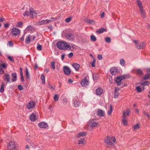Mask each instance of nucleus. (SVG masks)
Masks as SVG:
<instances>
[{"label": "nucleus", "mask_w": 150, "mask_h": 150, "mask_svg": "<svg viewBox=\"0 0 150 150\" xmlns=\"http://www.w3.org/2000/svg\"><path fill=\"white\" fill-rule=\"evenodd\" d=\"M116 141L114 137L107 136L104 140V142L106 144L107 147L108 148H112L115 145L112 142H115Z\"/></svg>", "instance_id": "nucleus-1"}, {"label": "nucleus", "mask_w": 150, "mask_h": 150, "mask_svg": "<svg viewBox=\"0 0 150 150\" xmlns=\"http://www.w3.org/2000/svg\"><path fill=\"white\" fill-rule=\"evenodd\" d=\"M57 45L59 49L64 50L71 49L70 45H68L65 41H59L57 43Z\"/></svg>", "instance_id": "nucleus-2"}, {"label": "nucleus", "mask_w": 150, "mask_h": 150, "mask_svg": "<svg viewBox=\"0 0 150 150\" xmlns=\"http://www.w3.org/2000/svg\"><path fill=\"white\" fill-rule=\"evenodd\" d=\"M129 77V75H123L120 76L117 78L115 80V81L117 84L118 86H120L121 84L122 81L125 78H128Z\"/></svg>", "instance_id": "nucleus-3"}, {"label": "nucleus", "mask_w": 150, "mask_h": 150, "mask_svg": "<svg viewBox=\"0 0 150 150\" xmlns=\"http://www.w3.org/2000/svg\"><path fill=\"white\" fill-rule=\"evenodd\" d=\"M11 33L13 36H16L20 33L21 31L18 28H13L11 31Z\"/></svg>", "instance_id": "nucleus-4"}, {"label": "nucleus", "mask_w": 150, "mask_h": 150, "mask_svg": "<svg viewBox=\"0 0 150 150\" xmlns=\"http://www.w3.org/2000/svg\"><path fill=\"white\" fill-rule=\"evenodd\" d=\"M16 145L14 142H10L8 144L7 150H15Z\"/></svg>", "instance_id": "nucleus-5"}, {"label": "nucleus", "mask_w": 150, "mask_h": 150, "mask_svg": "<svg viewBox=\"0 0 150 150\" xmlns=\"http://www.w3.org/2000/svg\"><path fill=\"white\" fill-rule=\"evenodd\" d=\"M35 103L33 101L29 102L26 104V107L29 110L34 108L35 105Z\"/></svg>", "instance_id": "nucleus-6"}, {"label": "nucleus", "mask_w": 150, "mask_h": 150, "mask_svg": "<svg viewBox=\"0 0 150 150\" xmlns=\"http://www.w3.org/2000/svg\"><path fill=\"white\" fill-rule=\"evenodd\" d=\"M30 16L31 18H34L37 15V13L35 12L32 8L30 9Z\"/></svg>", "instance_id": "nucleus-7"}, {"label": "nucleus", "mask_w": 150, "mask_h": 150, "mask_svg": "<svg viewBox=\"0 0 150 150\" xmlns=\"http://www.w3.org/2000/svg\"><path fill=\"white\" fill-rule=\"evenodd\" d=\"M89 82L87 80L86 77L84 78L81 82V86H86L89 84Z\"/></svg>", "instance_id": "nucleus-8"}, {"label": "nucleus", "mask_w": 150, "mask_h": 150, "mask_svg": "<svg viewBox=\"0 0 150 150\" xmlns=\"http://www.w3.org/2000/svg\"><path fill=\"white\" fill-rule=\"evenodd\" d=\"M89 125L90 127L92 128L95 127H97L98 126V123L93 122V121H91L89 123Z\"/></svg>", "instance_id": "nucleus-9"}, {"label": "nucleus", "mask_w": 150, "mask_h": 150, "mask_svg": "<svg viewBox=\"0 0 150 150\" xmlns=\"http://www.w3.org/2000/svg\"><path fill=\"white\" fill-rule=\"evenodd\" d=\"M144 44V42H139L136 45V46L138 49H143L145 47Z\"/></svg>", "instance_id": "nucleus-10"}, {"label": "nucleus", "mask_w": 150, "mask_h": 150, "mask_svg": "<svg viewBox=\"0 0 150 150\" xmlns=\"http://www.w3.org/2000/svg\"><path fill=\"white\" fill-rule=\"evenodd\" d=\"M110 72L112 75H114L118 72V69L116 67H114L110 68Z\"/></svg>", "instance_id": "nucleus-11"}, {"label": "nucleus", "mask_w": 150, "mask_h": 150, "mask_svg": "<svg viewBox=\"0 0 150 150\" xmlns=\"http://www.w3.org/2000/svg\"><path fill=\"white\" fill-rule=\"evenodd\" d=\"M64 74L67 75H69L71 74V71L69 68L67 66L64 67Z\"/></svg>", "instance_id": "nucleus-12"}, {"label": "nucleus", "mask_w": 150, "mask_h": 150, "mask_svg": "<svg viewBox=\"0 0 150 150\" xmlns=\"http://www.w3.org/2000/svg\"><path fill=\"white\" fill-rule=\"evenodd\" d=\"M67 39L73 40L74 39V35L73 34L71 33H69L67 34L66 36Z\"/></svg>", "instance_id": "nucleus-13"}, {"label": "nucleus", "mask_w": 150, "mask_h": 150, "mask_svg": "<svg viewBox=\"0 0 150 150\" xmlns=\"http://www.w3.org/2000/svg\"><path fill=\"white\" fill-rule=\"evenodd\" d=\"M47 126V124L45 122H41L38 124V127L41 128H46Z\"/></svg>", "instance_id": "nucleus-14"}, {"label": "nucleus", "mask_w": 150, "mask_h": 150, "mask_svg": "<svg viewBox=\"0 0 150 150\" xmlns=\"http://www.w3.org/2000/svg\"><path fill=\"white\" fill-rule=\"evenodd\" d=\"M52 21L51 20H49L46 19L45 20H42L39 21V23L40 25H42L43 24L46 25L48 23L51 22Z\"/></svg>", "instance_id": "nucleus-15"}, {"label": "nucleus", "mask_w": 150, "mask_h": 150, "mask_svg": "<svg viewBox=\"0 0 150 150\" xmlns=\"http://www.w3.org/2000/svg\"><path fill=\"white\" fill-rule=\"evenodd\" d=\"M103 92L102 88H98L96 91V94L97 95L100 96Z\"/></svg>", "instance_id": "nucleus-16"}, {"label": "nucleus", "mask_w": 150, "mask_h": 150, "mask_svg": "<svg viewBox=\"0 0 150 150\" xmlns=\"http://www.w3.org/2000/svg\"><path fill=\"white\" fill-rule=\"evenodd\" d=\"M104 112L103 110L100 109H99L98 110L97 115L98 116L102 117V116H104Z\"/></svg>", "instance_id": "nucleus-17"}, {"label": "nucleus", "mask_w": 150, "mask_h": 150, "mask_svg": "<svg viewBox=\"0 0 150 150\" xmlns=\"http://www.w3.org/2000/svg\"><path fill=\"white\" fill-rule=\"evenodd\" d=\"M87 133L86 132H81L76 135V137L77 138H78L81 137H83L86 135Z\"/></svg>", "instance_id": "nucleus-18"}, {"label": "nucleus", "mask_w": 150, "mask_h": 150, "mask_svg": "<svg viewBox=\"0 0 150 150\" xmlns=\"http://www.w3.org/2000/svg\"><path fill=\"white\" fill-rule=\"evenodd\" d=\"M125 115L124 114L123 116V117L122 119V122L123 123L124 125L126 126L127 125V117H125L124 116Z\"/></svg>", "instance_id": "nucleus-19"}, {"label": "nucleus", "mask_w": 150, "mask_h": 150, "mask_svg": "<svg viewBox=\"0 0 150 150\" xmlns=\"http://www.w3.org/2000/svg\"><path fill=\"white\" fill-rule=\"evenodd\" d=\"M36 118V115L34 114H32L30 117V119L32 121H34Z\"/></svg>", "instance_id": "nucleus-20"}, {"label": "nucleus", "mask_w": 150, "mask_h": 150, "mask_svg": "<svg viewBox=\"0 0 150 150\" xmlns=\"http://www.w3.org/2000/svg\"><path fill=\"white\" fill-rule=\"evenodd\" d=\"M4 80L7 81V82H9L10 81V77L9 74H5L4 75Z\"/></svg>", "instance_id": "nucleus-21"}, {"label": "nucleus", "mask_w": 150, "mask_h": 150, "mask_svg": "<svg viewBox=\"0 0 150 150\" xmlns=\"http://www.w3.org/2000/svg\"><path fill=\"white\" fill-rule=\"evenodd\" d=\"M130 112V111L129 109H126L125 111H123V116L124 115V116L125 117H127V116H129Z\"/></svg>", "instance_id": "nucleus-22"}, {"label": "nucleus", "mask_w": 150, "mask_h": 150, "mask_svg": "<svg viewBox=\"0 0 150 150\" xmlns=\"http://www.w3.org/2000/svg\"><path fill=\"white\" fill-rule=\"evenodd\" d=\"M17 76L16 73H13L12 74V81L13 82H14L16 80Z\"/></svg>", "instance_id": "nucleus-23"}, {"label": "nucleus", "mask_w": 150, "mask_h": 150, "mask_svg": "<svg viewBox=\"0 0 150 150\" xmlns=\"http://www.w3.org/2000/svg\"><path fill=\"white\" fill-rule=\"evenodd\" d=\"M113 106L112 104L110 105L109 110L108 112V113L109 115H111L113 111Z\"/></svg>", "instance_id": "nucleus-24"}, {"label": "nucleus", "mask_w": 150, "mask_h": 150, "mask_svg": "<svg viewBox=\"0 0 150 150\" xmlns=\"http://www.w3.org/2000/svg\"><path fill=\"white\" fill-rule=\"evenodd\" d=\"M74 104L75 107H78L80 105V102L79 100H76L74 101Z\"/></svg>", "instance_id": "nucleus-25"}, {"label": "nucleus", "mask_w": 150, "mask_h": 150, "mask_svg": "<svg viewBox=\"0 0 150 150\" xmlns=\"http://www.w3.org/2000/svg\"><path fill=\"white\" fill-rule=\"evenodd\" d=\"M137 4L138 6L139 9H141L142 8H143V6L142 5L141 1L139 0H137Z\"/></svg>", "instance_id": "nucleus-26"}, {"label": "nucleus", "mask_w": 150, "mask_h": 150, "mask_svg": "<svg viewBox=\"0 0 150 150\" xmlns=\"http://www.w3.org/2000/svg\"><path fill=\"white\" fill-rule=\"evenodd\" d=\"M136 73L139 76H142L143 75V72L140 69H137L135 70Z\"/></svg>", "instance_id": "nucleus-27"}, {"label": "nucleus", "mask_w": 150, "mask_h": 150, "mask_svg": "<svg viewBox=\"0 0 150 150\" xmlns=\"http://www.w3.org/2000/svg\"><path fill=\"white\" fill-rule=\"evenodd\" d=\"M85 139L83 138H80L79 139L78 143L79 144H83L84 143Z\"/></svg>", "instance_id": "nucleus-28"}, {"label": "nucleus", "mask_w": 150, "mask_h": 150, "mask_svg": "<svg viewBox=\"0 0 150 150\" xmlns=\"http://www.w3.org/2000/svg\"><path fill=\"white\" fill-rule=\"evenodd\" d=\"M6 85H5V83L4 82H2L1 86V88H0V92L1 93H3L4 91V88Z\"/></svg>", "instance_id": "nucleus-29"}, {"label": "nucleus", "mask_w": 150, "mask_h": 150, "mask_svg": "<svg viewBox=\"0 0 150 150\" xmlns=\"http://www.w3.org/2000/svg\"><path fill=\"white\" fill-rule=\"evenodd\" d=\"M72 66L76 71H77L79 69L80 67V65L77 63H74L73 64Z\"/></svg>", "instance_id": "nucleus-30"}, {"label": "nucleus", "mask_w": 150, "mask_h": 150, "mask_svg": "<svg viewBox=\"0 0 150 150\" xmlns=\"http://www.w3.org/2000/svg\"><path fill=\"white\" fill-rule=\"evenodd\" d=\"M106 30L104 28H102L96 30V32L99 34L105 31H106Z\"/></svg>", "instance_id": "nucleus-31"}, {"label": "nucleus", "mask_w": 150, "mask_h": 150, "mask_svg": "<svg viewBox=\"0 0 150 150\" xmlns=\"http://www.w3.org/2000/svg\"><path fill=\"white\" fill-rule=\"evenodd\" d=\"M86 22L90 24H95V22L93 20L91 19L87 20Z\"/></svg>", "instance_id": "nucleus-32"}, {"label": "nucleus", "mask_w": 150, "mask_h": 150, "mask_svg": "<svg viewBox=\"0 0 150 150\" xmlns=\"http://www.w3.org/2000/svg\"><path fill=\"white\" fill-rule=\"evenodd\" d=\"M143 79L144 80H147L150 79V74H146L143 76Z\"/></svg>", "instance_id": "nucleus-33"}, {"label": "nucleus", "mask_w": 150, "mask_h": 150, "mask_svg": "<svg viewBox=\"0 0 150 150\" xmlns=\"http://www.w3.org/2000/svg\"><path fill=\"white\" fill-rule=\"evenodd\" d=\"M25 75L26 76V77L28 79H29L30 77V75L29 74L28 70L27 68H25Z\"/></svg>", "instance_id": "nucleus-34"}, {"label": "nucleus", "mask_w": 150, "mask_h": 150, "mask_svg": "<svg viewBox=\"0 0 150 150\" xmlns=\"http://www.w3.org/2000/svg\"><path fill=\"white\" fill-rule=\"evenodd\" d=\"M105 41L107 43H110L111 42V39L110 37H107L105 38Z\"/></svg>", "instance_id": "nucleus-35"}, {"label": "nucleus", "mask_w": 150, "mask_h": 150, "mask_svg": "<svg viewBox=\"0 0 150 150\" xmlns=\"http://www.w3.org/2000/svg\"><path fill=\"white\" fill-rule=\"evenodd\" d=\"M30 37L29 36L26 38L25 39V41L26 43L28 44L30 42Z\"/></svg>", "instance_id": "nucleus-36"}, {"label": "nucleus", "mask_w": 150, "mask_h": 150, "mask_svg": "<svg viewBox=\"0 0 150 150\" xmlns=\"http://www.w3.org/2000/svg\"><path fill=\"white\" fill-rule=\"evenodd\" d=\"M150 84V82L149 81H145L144 82L142 83V85L143 86H148Z\"/></svg>", "instance_id": "nucleus-37"}, {"label": "nucleus", "mask_w": 150, "mask_h": 150, "mask_svg": "<svg viewBox=\"0 0 150 150\" xmlns=\"http://www.w3.org/2000/svg\"><path fill=\"white\" fill-rule=\"evenodd\" d=\"M136 89L138 93H140L142 91V90L139 86L136 87Z\"/></svg>", "instance_id": "nucleus-38"}, {"label": "nucleus", "mask_w": 150, "mask_h": 150, "mask_svg": "<svg viewBox=\"0 0 150 150\" xmlns=\"http://www.w3.org/2000/svg\"><path fill=\"white\" fill-rule=\"evenodd\" d=\"M91 39L92 41H96V38L95 36L92 35L91 36Z\"/></svg>", "instance_id": "nucleus-39"}, {"label": "nucleus", "mask_w": 150, "mask_h": 150, "mask_svg": "<svg viewBox=\"0 0 150 150\" xmlns=\"http://www.w3.org/2000/svg\"><path fill=\"white\" fill-rule=\"evenodd\" d=\"M7 57L9 60L11 62H14V60L12 57L8 56Z\"/></svg>", "instance_id": "nucleus-40"}, {"label": "nucleus", "mask_w": 150, "mask_h": 150, "mask_svg": "<svg viewBox=\"0 0 150 150\" xmlns=\"http://www.w3.org/2000/svg\"><path fill=\"white\" fill-rule=\"evenodd\" d=\"M59 96L57 94H55L54 97V100L55 101H57L59 100Z\"/></svg>", "instance_id": "nucleus-41"}, {"label": "nucleus", "mask_w": 150, "mask_h": 150, "mask_svg": "<svg viewBox=\"0 0 150 150\" xmlns=\"http://www.w3.org/2000/svg\"><path fill=\"white\" fill-rule=\"evenodd\" d=\"M98 75L96 74H94L93 76V78L94 80H96L98 79Z\"/></svg>", "instance_id": "nucleus-42"}, {"label": "nucleus", "mask_w": 150, "mask_h": 150, "mask_svg": "<svg viewBox=\"0 0 150 150\" xmlns=\"http://www.w3.org/2000/svg\"><path fill=\"white\" fill-rule=\"evenodd\" d=\"M120 63L122 66H124L125 64V62L124 59H121L120 60Z\"/></svg>", "instance_id": "nucleus-43"}, {"label": "nucleus", "mask_w": 150, "mask_h": 150, "mask_svg": "<svg viewBox=\"0 0 150 150\" xmlns=\"http://www.w3.org/2000/svg\"><path fill=\"white\" fill-rule=\"evenodd\" d=\"M37 49L38 50L41 51L42 50V46L40 44H38L37 47Z\"/></svg>", "instance_id": "nucleus-44"}, {"label": "nucleus", "mask_w": 150, "mask_h": 150, "mask_svg": "<svg viewBox=\"0 0 150 150\" xmlns=\"http://www.w3.org/2000/svg\"><path fill=\"white\" fill-rule=\"evenodd\" d=\"M71 18H72L71 17H69L68 18H67L65 19V21L67 23H69L71 21Z\"/></svg>", "instance_id": "nucleus-45"}, {"label": "nucleus", "mask_w": 150, "mask_h": 150, "mask_svg": "<svg viewBox=\"0 0 150 150\" xmlns=\"http://www.w3.org/2000/svg\"><path fill=\"white\" fill-rule=\"evenodd\" d=\"M55 63L54 62H52L51 63V65L52 66V67L53 69H55Z\"/></svg>", "instance_id": "nucleus-46"}, {"label": "nucleus", "mask_w": 150, "mask_h": 150, "mask_svg": "<svg viewBox=\"0 0 150 150\" xmlns=\"http://www.w3.org/2000/svg\"><path fill=\"white\" fill-rule=\"evenodd\" d=\"M96 62V59L93 58V60L92 62L91 63V66L92 67H95V63Z\"/></svg>", "instance_id": "nucleus-47"}, {"label": "nucleus", "mask_w": 150, "mask_h": 150, "mask_svg": "<svg viewBox=\"0 0 150 150\" xmlns=\"http://www.w3.org/2000/svg\"><path fill=\"white\" fill-rule=\"evenodd\" d=\"M18 88L20 91L22 90L23 89V87L21 85H19L18 86Z\"/></svg>", "instance_id": "nucleus-48"}, {"label": "nucleus", "mask_w": 150, "mask_h": 150, "mask_svg": "<svg viewBox=\"0 0 150 150\" xmlns=\"http://www.w3.org/2000/svg\"><path fill=\"white\" fill-rule=\"evenodd\" d=\"M7 45H9L10 47H12L13 45V44L11 41H9L8 42Z\"/></svg>", "instance_id": "nucleus-49"}, {"label": "nucleus", "mask_w": 150, "mask_h": 150, "mask_svg": "<svg viewBox=\"0 0 150 150\" xmlns=\"http://www.w3.org/2000/svg\"><path fill=\"white\" fill-rule=\"evenodd\" d=\"M23 25V23L21 22H20L18 23L17 26L19 27H21Z\"/></svg>", "instance_id": "nucleus-50"}, {"label": "nucleus", "mask_w": 150, "mask_h": 150, "mask_svg": "<svg viewBox=\"0 0 150 150\" xmlns=\"http://www.w3.org/2000/svg\"><path fill=\"white\" fill-rule=\"evenodd\" d=\"M134 129H137L139 128V125L138 124H137L134 125Z\"/></svg>", "instance_id": "nucleus-51"}, {"label": "nucleus", "mask_w": 150, "mask_h": 150, "mask_svg": "<svg viewBox=\"0 0 150 150\" xmlns=\"http://www.w3.org/2000/svg\"><path fill=\"white\" fill-rule=\"evenodd\" d=\"M1 66H0V74H3L4 73V70L1 67Z\"/></svg>", "instance_id": "nucleus-52"}, {"label": "nucleus", "mask_w": 150, "mask_h": 150, "mask_svg": "<svg viewBox=\"0 0 150 150\" xmlns=\"http://www.w3.org/2000/svg\"><path fill=\"white\" fill-rule=\"evenodd\" d=\"M140 10L142 15L144 16H145V13L143 10V8H142L141 9H140Z\"/></svg>", "instance_id": "nucleus-53"}, {"label": "nucleus", "mask_w": 150, "mask_h": 150, "mask_svg": "<svg viewBox=\"0 0 150 150\" xmlns=\"http://www.w3.org/2000/svg\"><path fill=\"white\" fill-rule=\"evenodd\" d=\"M97 58L99 60H101L102 59V56L101 54H98L97 56Z\"/></svg>", "instance_id": "nucleus-54"}, {"label": "nucleus", "mask_w": 150, "mask_h": 150, "mask_svg": "<svg viewBox=\"0 0 150 150\" xmlns=\"http://www.w3.org/2000/svg\"><path fill=\"white\" fill-rule=\"evenodd\" d=\"M23 15L24 16H28L29 14V12L28 11H26L23 13Z\"/></svg>", "instance_id": "nucleus-55"}, {"label": "nucleus", "mask_w": 150, "mask_h": 150, "mask_svg": "<svg viewBox=\"0 0 150 150\" xmlns=\"http://www.w3.org/2000/svg\"><path fill=\"white\" fill-rule=\"evenodd\" d=\"M0 66H1V67L3 68H4L6 69V66L5 64H2L0 65Z\"/></svg>", "instance_id": "nucleus-56"}, {"label": "nucleus", "mask_w": 150, "mask_h": 150, "mask_svg": "<svg viewBox=\"0 0 150 150\" xmlns=\"http://www.w3.org/2000/svg\"><path fill=\"white\" fill-rule=\"evenodd\" d=\"M118 92H117V93H115L114 98H117L119 96V94L118 93Z\"/></svg>", "instance_id": "nucleus-57"}, {"label": "nucleus", "mask_w": 150, "mask_h": 150, "mask_svg": "<svg viewBox=\"0 0 150 150\" xmlns=\"http://www.w3.org/2000/svg\"><path fill=\"white\" fill-rule=\"evenodd\" d=\"M73 53L72 52L70 53L68 55V57L69 58H71L73 56Z\"/></svg>", "instance_id": "nucleus-58"}, {"label": "nucleus", "mask_w": 150, "mask_h": 150, "mask_svg": "<svg viewBox=\"0 0 150 150\" xmlns=\"http://www.w3.org/2000/svg\"><path fill=\"white\" fill-rule=\"evenodd\" d=\"M9 23H6L4 24V26L5 28H7L9 27Z\"/></svg>", "instance_id": "nucleus-59"}, {"label": "nucleus", "mask_w": 150, "mask_h": 150, "mask_svg": "<svg viewBox=\"0 0 150 150\" xmlns=\"http://www.w3.org/2000/svg\"><path fill=\"white\" fill-rule=\"evenodd\" d=\"M119 88H115V92H114L115 93H117V92L119 91Z\"/></svg>", "instance_id": "nucleus-60"}, {"label": "nucleus", "mask_w": 150, "mask_h": 150, "mask_svg": "<svg viewBox=\"0 0 150 150\" xmlns=\"http://www.w3.org/2000/svg\"><path fill=\"white\" fill-rule=\"evenodd\" d=\"M21 81L22 82H24V80L23 78V75H21Z\"/></svg>", "instance_id": "nucleus-61"}, {"label": "nucleus", "mask_w": 150, "mask_h": 150, "mask_svg": "<svg viewBox=\"0 0 150 150\" xmlns=\"http://www.w3.org/2000/svg\"><path fill=\"white\" fill-rule=\"evenodd\" d=\"M5 20V19L4 18H0V22H3Z\"/></svg>", "instance_id": "nucleus-62"}, {"label": "nucleus", "mask_w": 150, "mask_h": 150, "mask_svg": "<svg viewBox=\"0 0 150 150\" xmlns=\"http://www.w3.org/2000/svg\"><path fill=\"white\" fill-rule=\"evenodd\" d=\"M30 37V40H34L35 39V36H32Z\"/></svg>", "instance_id": "nucleus-63"}, {"label": "nucleus", "mask_w": 150, "mask_h": 150, "mask_svg": "<svg viewBox=\"0 0 150 150\" xmlns=\"http://www.w3.org/2000/svg\"><path fill=\"white\" fill-rule=\"evenodd\" d=\"M65 56V54H62V56H61V58H62V60H63L64 59Z\"/></svg>", "instance_id": "nucleus-64"}]
</instances>
